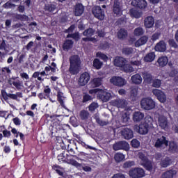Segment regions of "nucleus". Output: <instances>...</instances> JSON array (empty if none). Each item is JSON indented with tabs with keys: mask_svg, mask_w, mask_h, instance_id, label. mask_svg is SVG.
Returning a JSON list of instances; mask_svg holds the SVG:
<instances>
[{
	"mask_svg": "<svg viewBox=\"0 0 178 178\" xmlns=\"http://www.w3.org/2000/svg\"><path fill=\"white\" fill-rule=\"evenodd\" d=\"M81 60L78 55H73L70 57V69L69 72L71 74H78L80 72V66Z\"/></svg>",
	"mask_w": 178,
	"mask_h": 178,
	"instance_id": "nucleus-1",
	"label": "nucleus"
},
{
	"mask_svg": "<svg viewBox=\"0 0 178 178\" xmlns=\"http://www.w3.org/2000/svg\"><path fill=\"white\" fill-rule=\"evenodd\" d=\"M138 156L139 159L141 160L140 164L142 166H144L147 170H152V162L149 161L144 154L140 152L138 153Z\"/></svg>",
	"mask_w": 178,
	"mask_h": 178,
	"instance_id": "nucleus-2",
	"label": "nucleus"
},
{
	"mask_svg": "<svg viewBox=\"0 0 178 178\" xmlns=\"http://www.w3.org/2000/svg\"><path fill=\"white\" fill-rule=\"evenodd\" d=\"M140 105L143 109L151 111L155 108V102L150 98L143 99L140 102Z\"/></svg>",
	"mask_w": 178,
	"mask_h": 178,
	"instance_id": "nucleus-3",
	"label": "nucleus"
},
{
	"mask_svg": "<svg viewBox=\"0 0 178 178\" xmlns=\"http://www.w3.org/2000/svg\"><path fill=\"white\" fill-rule=\"evenodd\" d=\"M169 144V140L165 136H161L156 139V142L154 144V147L156 148H161L163 149V148H166Z\"/></svg>",
	"mask_w": 178,
	"mask_h": 178,
	"instance_id": "nucleus-4",
	"label": "nucleus"
},
{
	"mask_svg": "<svg viewBox=\"0 0 178 178\" xmlns=\"http://www.w3.org/2000/svg\"><path fill=\"white\" fill-rule=\"evenodd\" d=\"M110 83L116 86L117 87H124L127 84V81L122 78V76H113L110 79Z\"/></svg>",
	"mask_w": 178,
	"mask_h": 178,
	"instance_id": "nucleus-5",
	"label": "nucleus"
},
{
	"mask_svg": "<svg viewBox=\"0 0 178 178\" xmlns=\"http://www.w3.org/2000/svg\"><path fill=\"white\" fill-rule=\"evenodd\" d=\"M113 148L114 151H120V149L129 151L130 149V145L126 141H119L113 144Z\"/></svg>",
	"mask_w": 178,
	"mask_h": 178,
	"instance_id": "nucleus-6",
	"label": "nucleus"
},
{
	"mask_svg": "<svg viewBox=\"0 0 178 178\" xmlns=\"http://www.w3.org/2000/svg\"><path fill=\"white\" fill-rule=\"evenodd\" d=\"M92 13L99 20H104L105 19V12L102 10V8L99 6H94L92 9Z\"/></svg>",
	"mask_w": 178,
	"mask_h": 178,
	"instance_id": "nucleus-7",
	"label": "nucleus"
},
{
	"mask_svg": "<svg viewBox=\"0 0 178 178\" xmlns=\"http://www.w3.org/2000/svg\"><path fill=\"white\" fill-rule=\"evenodd\" d=\"M129 176L133 178H141L145 176V172L143 168H136L129 170Z\"/></svg>",
	"mask_w": 178,
	"mask_h": 178,
	"instance_id": "nucleus-8",
	"label": "nucleus"
},
{
	"mask_svg": "<svg viewBox=\"0 0 178 178\" xmlns=\"http://www.w3.org/2000/svg\"><path fill=\"white\" fill-rule=\"evenodd\" d=\"M113 12L114 15H116V16H122V15H123V8L122 7L120 1L119 0L114 1Z\"/></svg>",
	"mask_w": 178,
	"mask_h": 178,
	"instance_id": "nucleus-9",
	"label": "nucleus"
},
{
	"mask_svg": "<svg viewBox=\"0 0 178 178\" xmlns=\"http://www.w3.org/2000/svg\"><path fill=\"white\" fill-rule=\"evenodd\" d=\"M127 101L124 99H115L111 102V104L113 106H116V108H121L122 109L127 106Z\"/></svg>",
	"mask_w": 178,
	"mask_h": 178,
	"instance_id": "nucleus-10",
	"label": "nucleus"
},
{
	"mask_svg": "<svg viewBox=\"0 0 178 178\" xmlns=\"http://www.w3.org/2000/svg\"><path fill=\"white\" fill-rule=\"evenodd\" d=\"M152 93L155 97H156L157 99L161 102V104H165L166 102V95L162 90L159 89H154L152 90Z\"/></svg>",
	"mask_w": 178,
	"mask_h": 178,
	"instance_id": "nucleus-11",
	"label": "nucleus"
},
{
	"mask_svg": "<svg viewBox=\"0 0 178 178\" xmlns=\"http://www.w3.org/2000/svg\"><path fill=\"white\" fill-rule=\"evenodd\" d=\"M90 74L88 72H83L81 74L78 80V84L81 86H84L90 81Z\"/></svg>",
	"mask_w": 178,
	"mask_h": 178,
	"instance_id": "nucleus-12",
	"label": "nucleus"
},
{
	"mask_svg": "<svg viewBox=\"0 0 178 178\" xmlns=\"http://www.w3.org/2000/svg\"><path fill=\"white\" fill-rule=\"evenodd\" d=\"M158 124L159 127H161L163 130H166V129L169 127V122H168V118L164 115H159Z\"/></svg>",
	"mask_w": 178,
	"mask_h": 178,
	"instance_id": "nucleus-13",
	"label": "nucleus"
},
{
	"mask_svg": "<svg viewBox=\"0 0 178 178\" xmlns=\"http://www.w3.org/2000/svg\"><path fill=\"white\" fill-rule=\"evenodd\" d=\"M125 63H127V60L123 57H115L114 59L115 66H117V67H120V69L124 66Z\"/></svg>",
	"mask_w": 178,
	"mask_h": 178,
	"instance_id": "nucleus-14",
	"label": "nucleus"
},
{
	"mask_svg": "<svg viewBox=\"0 0 178 178\" xmlns=\"http://www.w3.org/2000/svg\"><path fill=\"white\" fill-rule=\"evenodd\" d=\"M154 24H155V19L152 16L145 18L144 26L146 29H152V27H154Z\"/></svg>",
	"mask_w": 178,
	"mask_h": 178,
	"instance_id": "nucleus-15",
	"label": "nucleus"
},
{
	"mask_svg": "<svg viewBox=\"0 0 178 178\" xmlns=\"http://www.w3.org/2000/svg\"><path fill=\"white\" fill-rule=\"evenodd\" d=\"M129 15L132 18L140 19L143 16V12L136 8H133L129 10Z\"/></svg>",
	"mask_w": 178,
	"mask_h": 178,
	"instance_id": "nucleus-16",
	"label": "nucleus"
},
{
	"mask_svg": "<svg viewBox=\"0 0 178 178\" xmlns=\"http://www.w3.org/2000/svg\"><path fill=\"white\" fill-rule=\"evenodd\" d=\"M138 133L139 134H147L148 133V130H149V124L145 122L139 124Z\"/></svg>",
	"mask_w": 178,
	"mask_h": 178,
	"instance_id": "nucleus-17",
	"label": "nucleus"
},
{
	"mask_svg": "<svg viewBox=\"0 0 178 178\" xmlns=\"http://www.w3.org/2000/svg\"><path fill=\"white\" fill-rule=\"evenodd\" d=\"M75 16H81L84 13V6L81 3H76L74 8Z\"/></svg>",
	"mask_w": 178,
	"mask_h": 178,
	"instance_id": "nucleus-18",
	"label": "nucleus"
},
{
	"mask_svg": "<svg viewBox=\"0 0 178 178\" xmlns=\"http://www.w3.org/2000/svg\"><path fill=\"white\" fill-rule=\"evenodd\" d=\"M111 93L106 91L101 90L99 92V98H100L103 102H108V101L111 99Z\"/></svg>",
	"mask_w": 178,
	"mask_h": 178,
	"instance_id": "nucleus-19",
	"label": "nucleus"
},
{
	"mask_svg": "<svg viewBox=\"0 0 178 178\" xmlns=\"http://www.w3.org/2000/svg\"><path fill=\"white\" fill-rule=\"evenodd\" d=\"M158 52H165L166 51V43L163 40L159 42L154 48Z\"/></svg>",
	"mask_w": 178,
	"mask_h": 178,
	"instance_id": "nucleus-20",
	"label": "nucleus"
},
{
	"mask_svg": "<svg viewBox=\"0 0 178 178\" xmlns=\"http://www.w3.org/2000/svg\"><path fill=\"white\" fill-rule=\"evenodd\" d=\"M121 134L125 140H130L133 137V131L129 128H124L121 131Z\"/></svg>",
	"mask_w": 178,
	"mask_h": 178,
	"instance_id": "nucleus-21",
	"label": "nucleus"
},
{
	"mask_svg": "<svg viewBox=\"0 0 178 178\" xmlns=\"http://www.w3.org/2000/svg\"><path fill=\"white\" fill-rule=\"evenodd\" d=\"M132 5L138 6L140 9H145L147 8V1L145 0H134Z\"/></svg>",
	"mask_w": 178,
	"mask_h": 178,
	"instance_id": "nucleus-22",
	"label": "nucleus"
},
{
	"mask_svg": "<svg viewBox=\"0 0 178 178\" xmlns=\"http://www.w3.org/2000/svg\"><path fill=\"white\" fill-rule=\"evenodd\" d=\"M148 41V38L147 35H143L140 38H139L136 42H135V47L138 48V47H141L142 45H145Z\"/></svg>",
	"mask_w": 178,
	"mask_h": 178,
	"instance_id": "nucleus-23",
	"label": "nucleus"
},
{
	"mask_svg": "<svg viewBox=\"0 0 178 178\" xmlns=\"http://www.w3.org/2000/svg\"><path fill=\"white\" fill-rule=\"evenodd\" d=\"M57 99L61 106L63 108H66V106H65V96H63V92L60 91V90L57 89Z\"/></svg>",
	"mask_w": 178,
	"mask_h": 178,
	"instance_id": "nucleus-24",
	"label": "nucleus"
},
{
	"mask_svg": "<svg viewBox=\"0 0 178 178\" xmlns=\"http://www.w3.org/2000/svg\"><path fill=\"white\" fill-rule=\"evenodd\" d=\"M144 119V113H141L140 111H136L133 114V120L134 122H141Z\"/></svg>",
	"mask_w": 178,
	"mask_h": 178,
	"instance_id": "nucleus-25",
	"label": "nucleus"
},
{
	"mask_svg": "<svg viewBox=\"0 0 178 178\" xmlns=\"http://www.w3.org/2000/svg\"><path fill=\"white\" fill-rule=\"evenodd\" d=\"M131 80L134 84H141L143 83V78L140 74H136L133 75L131 78Z\"/></svg>",
	"mask_w": 178,
	"mask_h": 178,
	"instance_id": "nucleus-26",
	"label": "nucleus"
},
{
	"mask_svg": "<svg viewBox=\"0 0 178 178\" xmlns=\"http://www.w3.org/2000/svg\"><path fill=\"white\" fill-rule=\"evenodd\" d=\"M168 62H169V59H168V57L166 56H161L157 60V63H159V66H160V67H164V66H166L168 65Z\"/></svg>",
	"mask_w": 178,
	"mask_h": 178,
	"instance_id": "nucleus-27",
	"label": "nucleus"
},
{
	"mask_svg": "<svg viewBox=\"0 0 178 178\" xmlns=\"http://www.w3.org/2000/svg\"><path fill=\"white\" fill-rule=\"evenodd\" d=\"M73 44L74 42L72 40H65L63 45V49L64 51H69V49H72L73 48Z\"/></svg>",
	"mask_w": 178,
	"mask_h": 178,
	"instance_id": "nucleus-28",
	"label": "nucleus"
},
{
	"mask_svg": "<svg viewBox=\"0 0 178 178\" xmlns=\"http://www.w3.org/2000/svg\"><path fill=\"white\" fill-rule=\"evenodd\" d=\"M168 151L169 152H172V154H176V152H178L177 144L175 142H170L169 144Z\"/></svg>",
	"mask_w": 178,
	"mask_h": 178,
	"instance_id": "nucleus-29",
	"label": "nucleus"
},
{
	"mask_svg": "<svg viewBox=\"0 0 178 178\" xmlns=\"http://www.w3.org/2000/svg\"><path fill=\"white\" fill-rule=\"evenodd\" d=\"M138 94V88L136 86H133L131 88V98L133 101H136L137 99V95Z\"/></svg>",
	"mask_w": 178,
	"mask_h": 178,
	"instance_id": "nucleus-30",
	"label": "nucleus"
},
{
	"mask_svg": "<svg viewBox=\"0 0 178 178\" xmlns=\"http://www.w3.org/2000/svg\"><path fill=\"white\" fill-rule=\"evenodd\" d=\"M121 70L125 73H133V72H134V68L132 67L131 65L125 63L121 68Z\"/></svg>",
	"mask_w": 178,
	"mask_h": 178,
	"instance_id": "nucleus-31",
	"label": "nucleus"
},
{
	"mask_svg": "<svg viewBox=\"0 0 178 178\" xmlns=\"http://www.w3.org/2000/svg\"><path fill=\"white\" fill-rule=\"evenodd\" d=\"M155 60V53L150 52L148 53L145 57L144 60L145 62H153Z\"/></svg>",
	"mask_w": 178,
	"mask_h": 178,
	"instance_id": "nucleus-32",
	"label": "nucleus"
},
{
	"mask_svg": "<svg viewBox=\"0 0 178 178\" xmlns=\"http://www.w3.org/2000/svg\"><path fill=\"white\" fill-rule=\"evenodd\" d=\"M125 156L122 153L118 152L114 155V159L115 162L119 163L120 162H122V161H124Z\"/></svg>",
	"mask_w": 178,
	"mask_h": 178,
	"instance_id": "nucleus-33",
	"label": "nucleus"
},
{
	"mask_svg": "<svg viewBox=\"0 0 178 178\" xmlns=\"http://www.w3.org/2000/svg\"><path fill=\"white\" fill-rule=\"evenodd\" d=\"M175 175H176V170H171L164 172L161 175V178H173V176H175Z\"/></svg>",
	"mask_w": 178,
	"mask_h": 178,
	"instance_id": "nucleus-34",
	"label": "nucleus"
},
{
	"mask_svg": "<svg viewBox=\"0 0 178 178\" xmlns=\"http://www.w3.org/2000/svg\"><path fill=\"white\" fill-rule=\"evenodd\" d=\"M144 33H145V31H144V29L141 26L136 28L134 31V35H136V37H140V35H143Z\"/></svg>",
	"mask_w": 178,
	"mask_h": 178,
	"instance_id": "nucleus-35",
	"label": "nucleus"
},
{
	"mask_svg": "<svg viewBox=\"0 0 178 178\" xmlns=\"http://www.w3.org/2000/svg\"><path fill=\"white\" fill-rule=\"evenodd\" d=\"M118 37L120 40H124L127 37V31L121 29L118 33Z\"/></svg>",
	"mask_w": 178,
	"mask_h": 178,
	"instance_id": "nucleus-36",
	"label": "nucleus"
},
{
	"mask_svg": "<svg viewBox=\"0 0 178 178\" xmlns=\"http://www.w3.org/2000/svg\"><path fill=\"white\" fill-rule=\"evenodd\" d=\"M142 76L146 83H151V81H152V76L147 72H143L142 73Z\"/></svg>",
	"mask_w": 178,
	"mask_h": 178,
	"instance_id": "nucleus-37",
	"label": "nucleus"
},
{
	"mask_svg": "<svg viewBox=\"0 0 178 178\" xmlns=\"http://www.w3.org/2000/svg\"><path fill=\"white\" fill-rule=\"evenodd\" d=\"M122 52L124 55H131L134 54L135 50L132 47H124L122 49Z\"/></svg>",
	"mask_w": 178,
	"mask_h": 178,
	"instance_id": "nucleus-38",
	"label": "nucleus"
},
{
	"mask_svg": "<svg viewBox=\"0 0 178 178\" xmlns=\"http://www.w3.org/2000/svg\"><path fill=\"white\" fill-rule=\"evenodd\" d=\"M102 84V78H95L92 81V87H99Z\"/></svg>",
	"mask_w": 178,
	"mask_h": 178,
	"instance_id": "nucleus-39",
	"label": "nucleus"
},
{
	"mask_svg": "<svg viewBox=\"0 0 178 178\" xmlns=\"http://www.w3.org/2000/svg\"><path fill=\"white\" fill-rule=\"evenodd\" d=\"M104 65V63L99 60V59L98 58H95L93 60V67H95V69L99 70L102 67V65Z\"/></svg>",
	"mask_w": 178,
	"mask_h": 178,
	"instance_id": "nucleus-40",
	"label": "nucleus"
},
{
	"mask_svg": "<svg viewBox=\"0 0 178 178\" xmlns=\"http://www.w3.org/2000/svg\"><path fill=\"white\" fill-rule=\"evenodd\" d=\"M94 33H95V31L92 28H89L83 31V35L86 37H92V35H94Z\"/></svg>",
	"mask_w": 178,
	"mask_h": 178,
	"instance_id": "nucleus-41",
	"label": "nucleus"
},
{
	"mask_svg": "<svg viewBox=\"0 0 178 178\" xmlns=\"http://www.w3.org/2000/svg\"><path fill=\"white\" fill-rule=\"evenodd\" d=\"M170 159H169V157H166L165 159L161 161V165L162 166V168H168V166L170 165Z\"/></svg>",
	"mask_w": 178,
	"mask_h": 178,
	"instance_id": "nucleus-42",
	"label": "nucleus"
},
{
	"mask_svg": "<svg viewBox=\"0 0 178 178\" xmlns=\"http://www.w3.org/2000/svg\"><path fill=\"white\" fill-rule=\"evenodd\" d=\"M79 116L81 119H82V120H86V119H88V116H90V113H88V111L86 110H82L80 112Z\"/></svg>",
	"mask_w": 178,
	"mask_h": 178,
	"instance_id": "nucleus-43",
	"label": "nucleus"
},
{
	"mask_svg": "<svg viewBox=\"0 0 178 178\" xmlns=\"http://www.w3.org/2000/svg\"><path fill=\"white\" fill-rule=\"evenodd\" d=\"M44 9L48 12H54L56 9V5L52 3L47 4L45 6Z\"/></svg>",
	"mask_w": 178,
	"mask_h": 178,
	"instance_id": "nucleus-44",
	"label": "nucleus"
},
{
	"mask_svg": "<svg viewBox=\"0 0 178 178\" xmlns=\"http://www.w3.org/2000/svg\"><path fill=\"white\" fill-rule=\"evenodd\" d=\"M136 165V163L133 161H128L124 163L123 168L124 169H127L129 168H131V166H134Z\"/></svg>",
	"mask_w": 178,
	"mask_h": 178,
	"instance_id": "nucleus-45",
	"label": "nucleus"
},
{
	"mask_svg": "<svg viewBox=\"0 0 178 178\" xmlns=\"http://www.w3.org/2000/svg\"><path fill=\"white\" fill-rule=\"evenodd\" d=\"M3 8H4L5 9H13V8H16V5L12 3V2H10V1H8L5 4L3 5Z\"/></svg>",
	"mask_w": 178,
	"mask_h": 178,
	"instance_id": "nucleus-46",
	"label": "nucleus"
},
{
	"mask_svg": "<svg viewBox=\"0 0 178 178\" xmlns=\"http://www.w3.org/2000/svg\"><path fill=\"white\" fill-rule=\"evenodd\" d=\"M96 122L99 126H107V124H109V121L102 120L99 118H96Z\"/></svg>",
	"mask_w": 178,
	"mask_h": 178,
	"instance_id": "nucleus-47",
	"label": "nucleus"
},
{
	"mask_svg": "<svg viewBox=\"0 0 178 178\" xmlns=\"http://www.w3.org/2000/svg\"><path fill=\"white\" fill-rule=\"evenodd\" d=\"M13 84L17 90H22V88L23 87V82L22 81L18 80L17 81H13Z\"/></svg>",
	"mask_w": 178,
	"mask_h": 178,
	"instance_id": "nucleus-48",
	"label": "nucleus"
},
{
	"mask_svg": "<svg viewBox=\"0 0 178 178\" xmlns=\"http://www.w3.org/2000/svg\"><path fill=\"white\" fill-rule=\"evenodd\" d=\"M67 38H73L76 41H79V40H80V36H79V33H76L73 34H68L67 35Z\"/></svg>",
	"mask_w": 178,
	"mask_h": 178,
	"instance_id": "nucleus-49",
	"label": "nucleus"
},
{
	"mask_svg": "<svg viewBox=\"0 0 178 178\" xmlns=\"http://www.w3.org/2000/svg\"><path fill=\"white\" fill-rule=\"evenodd\" d=\"M96 56L97 58H100V59H102L103 60H105V61L108 60V56L101 52H97L96 54Z\"/></svg>",
	"mask_w": 178,
	"mask_h": 178,
	"instance_id": "nucleus-50",
	"label": "nucleus"
},
{
	"mask_svg": "<svg viewBox=\"0 0 178 178\" xmlns=\"http://www.w3.org/2000/svg\"><path fill=\"white\" fill-rule=\"evenodd\" d=\"M129 63L132 65V66H140V65H141V61L131 58V60L129 61Z\"/></svg>",
	"mask_w": 178,
	"mask_h": 178,
	"instance_id": "nucleus-51",
	"label": "nucleus"
},
{
	"mask_svg": "<svg viewBox=\"0 0 178 178\" xmlns=\"http://www.w3.org/2000/svg\"><path fill=\"white\" fill-rule=\"evenodd\" d=\"M161 84H162V81L159 79H155L153 81L152 86L155 87L156 88H159L161 87Z\"/></svg>",
	"mask_w": 178,
	"mask_h": 178,
	"instance_id": "nucleus-52",
	"label": "nucleus"
},
{
	"mask_svg": "<svg viewBox=\"0 0 178 178\" xmlns=\"http://www.w3.org/2000/svg\"><path fill=\"white\" fill-rule=\"evenodd\" d=\"M97 108H98V104L93 102L91 104H90L89 111H90V112H94V111H95Z\"/></svg>",
	"mask_w": 178,
	"mask_h": 178,
	"instance_id": "nucleus-53",
	"label": "nucleus"
},
{
	"mask_svg": "<svg viewBox=\"0 0 178 178\" xmlns=\"http://www.w3.org/2000/svg\"><path fill=\"white\" fill-rule=\"evenodd\" d=\"M70 163L73 166H76V168H81V164L79 163V162L74 159H70Z\"/></svg>",
	"mask_w": 178,
	"mask_h": 178,
	"instance_id": "nucleus-54",
	"label": "nucleus"
},
{
	"mask_svg": "<svg viewBox=\"0 0 178 178\" xmlns=\"http://www.w3.org/2000/svg\"><path fill=\"white\" fill-rule=\"evenodd\" d=\"M131 144L134 148H138L140 147V142L137 139L132 140Z\"/></svg>",
	"mask_w": 178,
	"mask_h": 178,
	"instance_id": "nucleus-55",
	"label": "nucleus"
},
{
	"mask_svg": "<svg viewBox=\"0 0 178 178\" xmlns=\"http://www.w3.org/2000/svg\"><path fill=\"white\" fill-rule=\"evenodd\" d=\"M130 120V117L128 116L127 114H123L122 116V122L123 123H127Z\"/></svg>",
	"mask_w": 178,
	"mask_h": 178,
	"instance_id": "nucleus-56",
	"label": "nucleus"
},
{
	"mask_svg": "<svg viewBox=\"0 0 178 178\" xmlns=\"http://www.w3.org/2000/svg\"><path fill=\"white\" fill-rule=\"evenodd\" d=\"M169 45L171 46L172 48H177V44L173 39H170L168 41Z\"/></svg>",
	"mask_w": 178,
	"mask_h": 178,
	"instance_id": "nucleus-57",
	"label": "nucleus"
},
{
	"mask_svg": "<svg viewBox=\"0 0 178 178\" xmlns=\"http://www.w3.org/2000/svg\"><path fill=\"white\" fill-rule=\"evenodd\" d=\"M13 121L16 126H20L22 124V120L17 117L13 118Z\"/></svg>",
	"mask_w": 178,
	"mask_h": 178,
	"instance_id": "nucleus-58",
	"label": "nucleus"
},
{
	"mask_svg": "<svg viewBox=\"0 0 178 178\" xmlns=\"http://www.w3.org/2000/svg\"><path fill=\"white\" fill-rule=\"evenodd\" d=\"M44 92L47 97V98L49 97V94H51V88H49V86H46L45 88L44 89Z\"/></svg>",
	"mask_w": 178,
	"mask_h": 178,
	"instance_id": "nucleus-59",
	"label": "nucleus"
},
{
	"mask_svg": "<svg viewBox=\"0 0 178 178\" xmlns=\"http://www.w3.org/2000/svg\"><path fill=\"white\" fill-rule=\"evenodd\" d=\"M0 49L1 51H5V49H6V41H5V40H3L0 44Z\"/></svg>",
	"mask_w": 178,
	"mask_h": 178,
	"instance_id": "nucleus-60",
	"label": "nucleus"
},
{
	"mask_svg": "<svg viewBox=\"0 0 178 178\" xmlns=\"http://www.w3.org/2000/svg\"><path fill=\"white\" fill-rule=\"evenodd\" d=\"M1 95L3 98V99H5V101H6V99H8V97H9V94H8L6 92V91H5L3 90H1Z\"/></svg>",
	"mask_w": 178,
	"mask_h": 178,
	"instance_id": "nucleus-61",
	"label": "nucleus"
},
{
	"mask_svg": "<svg viewBox=\"0 0 178 178\" xmlns=\"http://www.w3.org/2000/svg\"><path fill=\"white\" fill-rule=\"evenodd\" d=\"M20 77L22 79H24L25 80H29L30 79V77L29 76V74H27V73H26V72L21 73Z\"/></svg>",
	"mask_w": 178,
	"mask_h": 178,
	"instance_id": "nucleus-62",
	"label": "nucleus"
},
{
	"mask_svg": "<svg viewBox=\"0 0 178 178\" xmlns=\"http://www.w3.org/2000/svg\"><path fill=\"white\" fill-rule=\"evenodd\" d=\"M88 101H91V96L85 95L83 97V102H87Z\"/></svg>",
	"mask_w": 178,
	"mask_h": 178,
	"instance_id": "nucleus-63",
	"label": "nucleus"
},
{
	"mask_svg": "<svg viewBox=\"0 0 178 178\" xmlns=\"http://www.w3.org/2000/svg\"><path fill=\"white\" fill-rule=\"evenodd\" d=\"M112 178H125V177H124V175L118 173V174L114 175L112 177Z\"/></svg>",
	"mask_w": 178,
	"mask_h": 178,
	"instance_id": "nucleus-64",
	"label": "nucleus"
}]
</instances>
